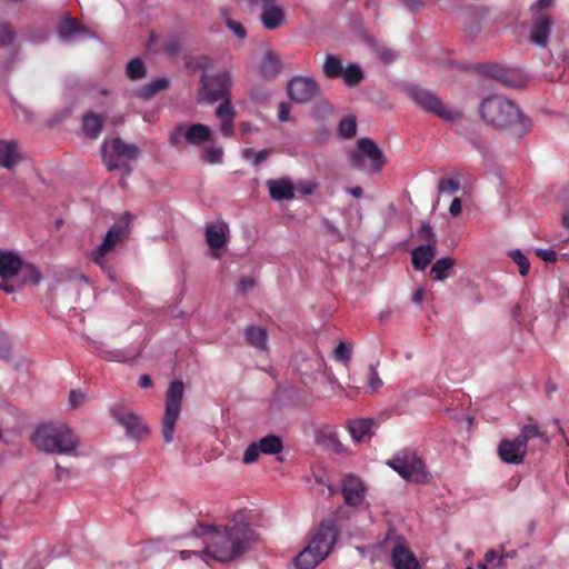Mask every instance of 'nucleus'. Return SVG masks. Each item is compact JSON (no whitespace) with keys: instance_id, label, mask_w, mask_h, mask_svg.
<instances>
[{"instance_id":"obj_14","label":"nucleus","mask_w":569,"mask_h":569,"mask_svg":"<svg viewBox=\"0 0 569 569\" xmlns=\"http://www.w3.org/2000/svg\"><path fill=\"white\" fill-rule=\"evenodd\" d=\"M260 22L267 30H277L287 23L286 12L277 0L262 9Z\"/></svg>"},{"instance_id":"obj_4","label":"nucleus","mask_w":569,"mask_h":569,"mask_svg":"<svg viewBox=\"0 0 569 569\" xmlns=\"http://www.w3.org/2000/svg\"><path fill=\"white\" fill-rule=\"evenodd\" d=\"M387 465L407 481L426 483L430 479L426 463L413 451H399L388 460Z\"/></svg>"},{"instance_id":"obj_53","label":"nucleus","mask_w":569,"mask_h":569,"mask_svg":"<svg viewBox=\"0 0 569 569\" xmlns=\"http://www.w3.org/2000/svg\"><path fill=\"white\" fill-rule=\"evenodd\" d=\"M181 47L178 40H170L164 46V52L170 57H176L180 53Z\"/></svg>"},{"instance_id":"obj_42","label":"nucleus","mask_w":569,"mask_h":569,"mask_svg":"<svg viewBox=\"0 0 569 569\" xmlns=\"http://www.w3.org/2000/svg\"><path fill=\"white\" fill-rule=\"evenodd\" d=\"M518 437L526 445L535 437H540L545 443L548 441L545 433L540 432L536 425H526Z\"/></svg>"},{"instance_id":"obj_22","label":"nucleus","mask_w":569,"mask_h":569,"mask_svg":"<svg viewBox=\"0 0 569 569\" xmlns=\"http://www.w3.org/2000/svg\"><path fill=\"white\" fill-rule=\"evenodd\" d=\"M437 243H427L415 248L411 252L412 266L416 270H425L436 257Z\"/></svg>"},{"instance_id":"obj_9","label":"nucleus","mask_w":569,"mask_h":569,"mask_svg":"<svg viewBox=\"0 0 569 569\" xmlns=\"http://www.w3.org/2000/svg\"><path fill=\"white\" fill-rule=\"evenodd\" d=\"M338 538V528L335 520H325L312 532L311 540L308 543L313 547L321 558L328 557Z\"/></svg>"},{"instance_id":"obj_32","label":"nucleus","mask_w":569,"mask_h":569,"mask_svg":"<svg viewBox=\"0 0 569 569\" xmlns=\"http://www.w3.org/2000/svg\"><path fill=\"white\" fill-rule=\"evenodd\" d=\"M260 451L264 455H276L282 451L283 443L280 437L276 435H267L257 441Z\"/></svg>"},{"instance_id":"obj_18","label":"nucleus","mask_w":569,"mask_h":569,"mask_svg":"<svg viewBox=\"0 0 569 569\" xmlns=\"http://www.w3.org/2000/svg\"><path fill=\"white\" fill-rule=\"evenodd\" d=\"M122 234V230L119 227H112L106 234L102 242L99 247L92 251L91 257L92 260L99 264L101 268H104L106 261L104 256L109 253L114 246L118 243Z\"/></svg>"},{"instance_id":"obj_21","label":"nucleus","mask_w":569,"mask_h":569,"mask_svg":"<svg viewBox=\"0 0 569 569\" xmlns=\"http://www.w3.org/2000/svg\"><path fill=\"white\" fill-rule=\"evenodd\" d=\"M22 268L21 258L11 251L0 250V278L9 280L16 277Z\"/></svg>"},{"instance_id":"obj_27","label":"nucleus","mask_w":569,"mask_h":569,"mask_svg":"<svg viewBox=\"0 0 569 569\" xmlns=\"http://www.w3.org/2000/svg\"><path fill=\"white\" fill-rule=\"evenodd\" d=\"M111 148L123 161L136 160L139 156V148L133 143H127L120 138L111 140Z\"/></svg>"},{"instance_id":"obj_16","label":"nucleus","mask_w":569,"mask_h":569,"mask_svg":"<svg viewBox=\"0 0 569 569\" xmlns=\"http://www.w3.org/2000/svg\"><path fill=\"white\" fill-rule=\"evenodd\" d=\"M269 196L273 201L292 200L296 196L295 184L289 177L269 179L266 182Z\"/></svg>"},{"instance_id":"obj_19","label":"nucleus","mask_w":569,"mask_h":569,"mask_svg":"<svg viewBox=\"0 0 569 569\" xmlns=\"http://www.w3.org/2000/svg\"><path fill=\"white\" fill-rule=\"evenodd\" d=\"M214 114L220 120V131L222 134L231 137L233 133V121L237 116V111L231 104V98L221 100Z\"/></svg>"},{"instance_id":"obj_10","label":"nucleus","mask_w":569,"mask_h":569,"mask_svg":"<svg viewBox=\"0 0 569 569\" xmlns=\"http://www.w3.org/2000/svg\"><path fill=\"white\" fill-rule=\"evenodd\" d=\"M110 413L111 417L126 429L127 436L134 439H142L149 433L147 426L134 412L114 407L111 408Z\"/></svg>"},{"instance_id":"obj_28","label":"nucleus","mask_w":569,"mask_h":569,"mask_svg":"<svg viewBox=\"0 0 569 569\" xmlns=\"http://www.w3.org/2000/svg\"><path fill=\"white\" fill-rule=\"evenodd\" d=\"M184 139L188 143L199 144L211 140V130L206 124L196 123L186 129Z\"/></svg>"},{"instance_id":"obj_11","label":"nucleus","mask_w":569,"mask_h":569,"mask_svg":"<svg viewBox=\"0 0 569 569\" xmlns=\"http://www.w3.org/2000/svg\"><path fill=\"white\" fill-rule=\"evenodd\" d=\"M319 92L318 84L312 78L296 77L288 84L290 98L298 103L312 100Z\"/></svg>"},{"instance_id":"obj_33","label":"nucleus","mask_w":569,"mask_h":569,"mask_svg":"<svg viewBox=\"0 0 569 569\" xmlns=\"http://www.w3.org/2000/svg\"><path fill=\"white\" fill-rule=\"evenodd\" d=\"M169 87V80L167 78H158L152 80L150 83L143 86L138 96L143 100H149L154 97L158 92L166 90Z\"/></svg>"},{"instance_id":"obj_58","label":"nucleus","mask_w":569,"mask_h":569,"mask_svg":"<svg viewBox=\"0 0 569 569\" xmlns=\"http://www.w3.org/2000/svg\"><path fill=\"white\" fill-rule=\"evenodd\" d=\"M270 154H271V149H263V150L258 151L254 154L253 164L259 166L260 163L266 161Z\"/></svg>"},{"instance_id":"obj_31","label":"nucleus","mask_w":569,"mask_h":569,"mask_svg":"<svg viewBox=\"0 0 569 569\" xmlns=\"http://www.w3.org/2000/svg\"><path fill=\"white\" fill-rule=\"evenodd\" d=\"M375 421L372 419H356L349 422V432L356 442H360L366 435H369Z\"/></svg>"},{"instance_id":"obj_24","label":"nucleus","mask_w":569,"mask_h":569,"mask_svg":"<svg viewBox=\"0 0 569 569\" xmlns=\"http://www.w3.org/2000/svg\"><path fill=\"white\" fill-rule=\"evenodd\" d=\"M20 160L18 146L14 141L0 140V166L6 169L13 168Z\"/></svg>"},{"instance_id":"obj_64","label":"nucleus","mask_w":569,"mask_h":569,"mask_svg":"<svg viewBox=\"0 0 569 569\" xmlns=\"http://www.w3.org/2000/svg\"><path fill=\"white\" fill-rule=\"evenodd\" d=\"M9 355H10V345L6 340H2L0 342V359H6L9 357Z\"/></svg>"},{"instance_id":"obj_43","label":"nucleus","mask_w":569,"mask_h":569,"mask_svg":"<svg viewBox=\"0 0 569 569\" xmlns=\"http://www.w3.org/2000/svg\"><path fill=\"white\" fill-rule=\"evenodd\" d=\"M333 358L337 361L349 362L351 359V348L346 343L340 342L333 351Z\"/></svg>"},{"instance_id":"obj_61","label":"nucleus","mask_w":569,"mask_h":569,"mask_svg":"<svg viewBox=\"0 0 569 569\" xmlns=\"http://www.w3.org/2000/svg\"><path fill=\"white\" fill-rule=\"evenodd\" d=\"M461 200L459 198H455L449 207V212L453 216V217H457L460 214L461 212Z\"/></svg>"},{"instance_id":"obj_45","label":"nucleus","mask_w":569,"mask_h":569,"mask_svg":"<svg viewBox=\"0 0 569 569\" xmlns=\"http://www.w3.org/2000/svg\"><path fill=\"white\" fill-rule=\"evenodd\" d=\"M262 453L260 451V448L258 446L257 442H252L248 446V448L246 449L244 453H243V458H242V461L247 465L249 463H253L257 461L259 455Z\"/></svg>"},{"instance_id":"obj_60","label":"nucleus","mask_w":569,"mask_h":569,"mask_svg":"<svg viewBox=\"0 0 569 569\" xmlns=\"http://www.w3.org/2000/svg\"><path fill=\"white\" fill-rule=\"evenodd\" d=\"M289 111H290L289 106L284 102H281L279 104V112H278L279 120L282 122L288 121L289 120Z\"/></svg>"},{"instance_id":"obj_56","label":"nucleus","mask_w":569,"mask_h":569,"mask_svg":"<svg viewBox=\"0 0 569 569\" xmlns=\"http://www.w3.org/2000/svg\"><path fill=\"white\" fill-rule=\"evenodd\" d=\"M317 187H318V184L315 181H306V182L299 183L298 190L302 194L308 196V194H312L315 192V190L317 189Z\"/></svg>"},{"instance_id":"obj_6","label":"nucleus","mask_w":569,"mask_h":569,"mask_svg":"<svg viewBox=\"0 0 569 569\" xmlns=\"http://www.w3.org/2000/svg\"><path fill=\"white\" fill-rule=\"evenodd\" d=\"M231 72L220 70L214 74L203 73L200 78V102L214 103L231 98Z\"/></svg>"},{"instance_id":"obj_51","label":"nucleus","mask_w":569,"mask_h":569,"mask_svg":"<svg viewBox=\"0 0 569 569\" xmlns=\"http://www.w3.org/2000/svg\"><path fill=\"white\" fill-rule=\"evenodd\" d=\"M537 257H539L541 260L546 262H556L557 261V253L556 251L551 249H537L536 250Z\"/></svg>"},{"instance_id":"obj_54","label":"nucleus","mask_w":569,"mask_h":569,"mask_svg":"<svg viewBox=\"0 0 569 569\" xmlns=\"http://www.w3.org/2000/svg\"><path fill=\"white\" fill-rule=\"evenodd\" d=\"M86 400V395L81 391H74L72 390L69 395V402L70 406L76 408L80 405H82Z\"/></svg>"},{"instance_id":"obj_62","label":"nucleus","mask_w":569,"mask_h":569,"mask_svg":"<svg viewBox=\"0 0 569 569\" xmlns=\"http://www.w3.org/2000/svg\"><path fill=\"white\" fill-rule=\"evenodd\" d=\"M104 359L107 360H111V361H126L127 360V357H124L121 352H106L104 353Z\"/></svg>"},{"instance_id":"obj_38","label":"nucleus","mask_w":569,"mask_h":569,"mask_svg":"<svg viewBox=\"0 0 569 569\" xmlns=\"http://www.w3.org/2000/svg\"><path fill=\"white\" fill-rule=\"evenodd\" d=\"M126 73L130 80L134 81L144 78L147 69L143 61L139 58H136L127 63Z\"/></svg>"},{"instance_id":"obj_26","label":"nucleus","mask_w":569,"mask_h":569,"mask_svg":"<svg viewBox=\"0 0 569 569\" xmlns=\"http://www.w3.org/2000/svg\"><path fill=\"white\" fill-rule=\"evenodd\" d=\"M323 558L309 545L293 559L297 569H313Z\"/></svg>"},{"instance_id":"obj_29","label":"nucleus","mask_w":569,"mask_h":569,"mask_svg":"<svg viewBox=\"0 0 569 569\" xmlns=\"http://www.w3.org/2000/svg\"><path fill=\"white\" fill-rule=\"evenodd\" d=\"M455 260L449 257L438 259L431 267L430 274L436 281H445L451 276Z\"/></svg>"},{"instance_id":"obj_44","label":"nucleus","mask_w":569,"mask_h":569,"mask_svg":"<svg viewBox=\"0 0 569 569\" xmlns=\"http://www.w3.org/2000/svg\"><path fill=\"white\" fill-rule=\"evenodd\" d=\"M460 189V183L458 180L455 179H442L438 184V191L440 193H456Z\"/></svg>"},{"instance_id":"obj_2","label":"nucleus","mask_w":569,"mask_h":569,"mask_svg":"<svg viewBox=\"0 0 569 569\" xmlns=\"http://www.w3.org/2000/svg\"><path fill=\"white\" fill-rule=\"evenodd\" d=\"M482 119L498 129H509L513 134L522 137L531 129V121L510 100L492 96L485 99L480 106Z\"/></svg>"},{"instance_id":"obj_34","label":"nucleus","mask_w":569,"mask_h":569,"mask_svg":"<svg viewBox=\"0 0 569 569\" xmlns=\"http://www.w3.org/2000/svg\"><path fill=\"white\" fill-rule=\"evenodd\" d=\"M339 78H342L347 86L355 87L363 80V72L359 64L350 63L342 69Z\"/></svg>"},{"instance_id":"obj_3","label":"nucleus","mask_w":569,"mask_h":569,"mask_svg":"<svg viewBox=\"0 0 569 569\" xmlns=\"http://www.w3.org/2000/svg\"><path fill=\"white\" fill-rule=\"evenodd\" d=\"M32 445L40 451L78 457L80 440L74 431L62 422H47L38 426L31 436Z\"/></svg>"},{"instance_id":"obj_7","label":"nucleus","mask_w":569,"mask_h":569,"mask_svg":"<svg viewBox=\"0 0 569 569\" xmlns=\"http://www.w3.org/2000/svg\"><path fill=\"white\" fill-rule=\"evenodd\" d=\"M184 386L181 380L170 383L166 392V410L162 419V437L166 443L173 441L174 426L181 410Z\"/></svg>"},{"instance_id":"obj_55","label":"nucleus","mask_w":569,"mask_h":569,"mask_svg":"<svg viewBox=\"0 0 569 569\" xmlns=\"http://www.w3.org/2000/svg\"><path fill=\"white\" fill-rule=\"evenodd\" d=\"M186 128L183 124H178L173 132L170 136V142L173 146H178L181 141V138L184 137Z\"/></svg>"},{"instance_id":"obj_8","label":"nucleus","mask_w":569,"mask_h":569,"mask_svg":"<svg viewBox=\"0 0 569 569\" xmlns=\"http://www.w3.org/2000/svg\"><path fill=\"white\" fill-rule=\"evenodd\" d=\"M409 97L423 110L445 121H455L461 117L459 111L447 108L433 92L426 89L411 88L409 89Z\"/></svg>"},{"instance_id":"obj_15","label":"nucleus","mask_w":569,"mask_h":569,"mask_svg":"<svg viewBox=\"0 0 569 569\" xmlns=\"http://www.w3.org/2000/svg\"><path fill=\"white\" fill-rule=\"evenodd\" d=\"M553 26V19L548 14L538 16L530 30V40L533 44L546 48Z\"/></svg>"},{"instance_id":"obj_63","label":"nucleus","mask_w":569,"mask_h":569,"mask_svg":"<svg viewBox=\"0 0 569 569\" xmlns=\"http://www.w3.org/2000/svg\"><path fill=\"white\" fill-rule=\"evenodd\" d=\"M553 0H537L536 3L531 7L533 12L546 9L552 4Z\"/></svg>"},{"instance_id":"obj_50","label":"nucleus","mask_w":569,"mask_h":569,"mask_svg":"<svg viewBox=\"0 0 569 569\" xmlns=\"http://www.w3.org/2000/svg\"><path fill=\"white\" fill-rule=\"evenodd\" d=\"M226 26L239 38V39H243L246 38L247 36V32H246V29L243 28V26L238 22V21H234L230 18H228L226 20Z\"/></svg>"},{"instance_id":"obj_40","label":"nucleus","mask_w":569,"mask_h":569,"mask_svg":"<svg viewBox=\"0 0 569 569\" xmlns=\"http://www.w3.org/2000/svg\"><path fill=\"white\" fill-rule=\"evenodd\" d=\"M339 133L346 139L353 138L357 133L356 118L352 116L343 118L339 123Z\"/></svg>"},{"instance_id":"obj_5","label":"nucleus","mask_w":569,"mask_h":569,"mask_svg":"<svg viewBox=\"0 0 569 569\" xmlns=\"http://www.w3.org/2000/svg\"><path fill=\"white\" fill-rule=\"evenodd\" d=\"M353 168L366 170L369 173H378L386 163V158L377 143L369 138H360L357 141V150L349 156Z\"/></svg>"},{"instance_id":"obj_39","label":"nucleus","mask_w":569,"mask_h":569,"mask_svg":"<svg viewBox=\"0 0 569 569\" xmlns=\"http://www.w3.org/2000/svg\"><path fill=\"white\" fill-rule=\"evenodd\" d=\"M82 30L76 23V20L71 17H66L59 28V36L61 39H69Z\"/></svg>"},{"instance_id":"obj_36","label":"nucleus","mask_w":569,"mask_h":569,"mask_svg":"<svg viewBox=\"0 0 569 569\" xmlns=\"http://www.w3.org/2000/svg\"><path fill=\"white\" fill-rule=\"evenodd\" d=\"M103 162L109 171L122 169L126 176H129L132 171L130 164L119 158L113 150L110 153L103 152Z\"/></svg>"},{"instance_id":"obj_46","label":"nucleus","mask_w":569,"mask_h":569,"mask_svg":"<svg viewBox=\"0 0 569 569\" xmlns=\"http://www.w3.org/2000/svg\"><path fill=\"white\" fill-rule=\"evenodd\" d=\"M16 34L8 26H0V46H10L14 41Z\"/></svg>"},{"instance_id":"obj_20","label":"nucleus","mask_w":569,"mask_h":569,"mask_svg":"<svg viewBox=\"0 0 569 569\" xmlns=\"http://www.w3.org/2000/svg\"><path fill=\"white\" fill-rule=\"evenodd\" d=\"M391 563L395 569H420L416 556L403 543H397L393 547L391 552Z\"/></svg>"},{"instance_id":"obj_47","label":"nucleus","mask_w":569,"mask_h":569,"mask_svg":"<svg viewBox=\"0 0 569 569\" xmlns=\"http://www.w3.org/2000/svg\"><path fill=\"white\" fill-rule=\"evenodd\" d=\"M382 386V380L380 379L376 368L371 365L369 367V378H368V387L372 392H376Z\"/></svg>"},{"instance_id":"obj_57","label":"nucleus","mask_w":569,"mask_h":569,"mask_svg":"<svg viewBox=\"0 0 569 569\" xmlns=\"http://www.w3.org/2000/svg\"><path fill=\"white\" fill-rule=\"evenodd\" d=\"M71 476V472L68 468L62 467L61 465H56V480L62 481L63 479H67Z\"/></svg>"},{"instance_id":"obj_17","label":"nucleus","mask_w":569,"mask_h":569,"mask_svg":"<svg viewBox=\"0 0 569 569\" xmlns=\"http://www.w3.org/2000/svg\"><path fill=\"white\" fill-rule=\"evenodd\" d=\"M229 228L227 223L209 224L206 228V240L208 246L213 250V257L220 258V250L227 244V234Z\"/></svg>"},{"instance_id":"obj_1","label":"nucleus","mask_w":569,"mask_h":569,"mask_svg":"<svg viewBox=\"0 0 569 569\" xmlns=\"http://www.w3.org/2000/svg\"><path fill=\"white\" fill-rule=\"evenodd\" d=\"M196 535L203 538L204 555L219 562H229L246 553L258 535L246 522L233 521L224 527L200 525Z\"/></svg>"},{"instance_id":"obj_35","label":"nucleus","mask_w":569,"mask_h":569,"mask_svg":"<svg viewBox=\"0 0 569 569\" xmlns=\"http://www.w3.org/2000/svg\"><path fill=\"white\" fill-rule=\"evenodd\" d=\"M342 69H343L342 61L337 56H333V54L326 56V59H325V62L322 66V71L327 78H331V79L339 78L340 74L342 73Z\"/></svg>"},{"instance_id":"obj_49","label":"nucleus","mask_w":569,"mask_h":569,"mask_svg":"<svg viewBox=\"0 0 569 569\" xmlns=\"http://www.w3.org/2000/svg\"><path fill=\"white\" fill-rule=\"evenodd\" d=\"M223 151L220 148L210 147L206 150L204 160L210 163H218L221 161Z\"/></svg>"},{"instance_id":"obj_48","label":"nucleus","mask_w":569,"mask_h":569,"mask_svg":"<svg viewBox=\"0 0 569 569\" xmlns=\"http://www.w3.org/2000/svg\"><path fill=\"white\" fill-rule=\"evenodd\" d=\"M419 236L427 239L428 243H437V237L432 231V227L429 222L421 223Z\"/></svg>"},{"instance_id":"obj_37","label":"nucleus","mask_w":569,"mask_h":569,"mask_svg":"<svg viewBox=\"0 0 569 569\" xmlns=\"http://www.w3.org/2000/svg\"><path fill=\"white\" fill-rule=\"evenodd\" d=\"M20 272L23 284L38 286L41 281V273L33 264L22 262Z\"/></svg>"},{"instance_id":"obj_25","label":"nucleus","mask_w":569,"mask_h":569,"mask_svg":"<svg viewBox=\"0 0 569 569\" xmlns=\"http://www.w3.org/2000/svg\"><path fill=\"white\" fill-rule=\"evenodd\" d=\"M104 119L94 112H88L83 116L82 130L87 138L97 139L102 130Z\"/></svg>"},{"instance_id":"obj_30","label":"nucleus","mask_w":569,"mask_h":569,"mask_svg":"<svg viewBox=\"0 0 569 569\" xmlns=\"http://www.w3.org/2000/svg\"><path fill=\"white\" fill-rule=\"evenodd\" d=\"M281 64L273 52H267L260 63V72L264 78H274L279 74Z\"/></svg>"},{"instance_id":"obj_52","label":"nucleus","mask_w":569,"mask_h":569,"mask_svg":"<svg viewBox=\"0 0 569 569\" xmlns=\"http://www.w3.org/2000/svg\"><path fill=\"white\" fill-rule=\"evenodd\" d=\"M377 53L385 62H391L396 59V52L388 47H380L377 49Z\"/></svg>"},{"instance_id":"obj_41","label":"nucleus","mask_w":569,"mask_h":569,"mask_svg":"<svg viewBox=\"0 0 569 569\" xmlns=\"http://www.w3.org/2000/svg\"><path fill=\"white\" fill-rule=\"evenodd\" d=\"M511 260L519 267V273L525 277L529 273L530 263L525 254L519 250L515 249L509 252Z\"/></svg>"},{"instance_id":"obj_13","label":"nucleus","mask_w":569,"mask_h":569,"mask_svg":"<svg viewBox=\"0 0 569 569\" xmlns=\"http://www.w3.org/2000/svg\"><path fill=\"white\" fill-rule=\"evenodd\" d=\"M526 451L527 445L519 437L513 440H502L498 446V455L507 463H520Z\"/></svg>"},{"instance_id":"obj_59","label":"nucleus","mask_w":569,"mask_h":569,"mask_svg":"<svg viewBox=\"0 0 569 569\" xmlns=\"http://www.w3.org/2000/svg\"><path fill=\"white\" fill-rule=\"evenodd\" d=\"M402 2L411 11H419L425 7L423 0H402Z\"/></svg>"},{"instance_id":"obj_12","label":"nucleus","mask_w":569,"mask_h":569,"mask_svg":"<svg viewBox=\"0 0 569 569\" xmlns=\"http://www.w3.org/2000/svg\"><path fill=\"white\" fill-rule=\"evenodd\" d=\"M341 493L348 506L358 507L365 500L366 487L360 478L347 475L341 481Z\"/></svg>"},{"instance_id":"obj_23","label":"nucleus","mask_w":569,"mask_h":569,"mask_svg":"<svg viewBox=\"0 0 569 569\" xmlns=\"http://www.w3.org/2000/svg\"><path fill=\"white\" fill-rule=\"evenodd\" d=\"M244 337L247 343L251 347L261 351L268 349V332L263 327L248 326L244 329Z\"/></svg>"}]
</instances>
